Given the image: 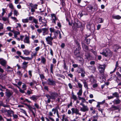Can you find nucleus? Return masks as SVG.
<instances>
[{"instance_id": "obj_1", "label": "nucleus", "mask_w": 121, "mask_h": 121, "mask_svg": "<svg viewBox=\"0 0 121 121\" xmlns=\"http://www.w3.org/2000/svg\"><path fill=\"white\" fill-rule=\"evenodd\" d=\"M49 93V94H46L45 95L48 99L47 101H46L47 104L49 103L51 101V99L55 100L58 95V93L55 91H50Z\"/></svg>"}, {"instance_id": "obj_2", "label": "nucleus", "mask_w": 121, "mask_h": 121, "mask_svg": "<svg viewBox=\"0 0 121 121\" xmlns=\"http://www.w3.org/2000/svg\"><path fill=\"white\" fill-rule=\"evenodd\" d=\"M100 53L105 57L110 58L112 56V52L108 48H106L103 49V52H100Z\"/></svg>"}, {"instance_id": "obj_3", "label": "nucleus", "mask_w": 121, "mask_h": 121, "mask_svg": "<svg viewBox=\"0 0 121 121\" xmlns=\"http://www.w3.org/2000/svg\"><path fill=\"white\" fill-rule=\"evenodd\" d=\"M75 43L77 45L76 46L78 47V50H77V49H76V50L74 51V54L77 57H78L80 56V52L79 51L80 50L81 48L79 44L78 41H76L75 42Z\"/></svg>"}, {"instance_id": "obj_4", "label": "nucleus", "mask_w": 121, "mask_h": 121, "mask_svg": "<svg viewBox=\"0 0 121 121\" xmlns=\"http://www.w3.org/2000/svg\"><path fill=\"white\" fill-rule=\"evenodd\" d=\"M106 67V65H100L98 66V69L100 73L104 76V72L105 69V68Z\"/></svg>"}, {"instance_id": "obj_5", "label": "nucleus", "mask_w": 121, "mask_h": 121, "mask_svg": "<svg viewBox=\"0 0 121 121\" xmlns=\"http://www.w3.org/2000/svg\"><path fill=\"white\" fill-rule=\"evenodd\" d=\"M47 84L49 85L55 86L56 85V82L51 78H48L47 80Z\"/></svg>"}, {"instance_id": "obj_6", "label": "nucleus", "mask_w": 121, "mask_h": 121, "mask_svg": "<svg viewBox=\"0 0 121 121\" xmlns=\"http://www.w3.org/2000/svg\"><path fill=\"white\" fill-rule=\"evenodd\" d=\"M80 104L82 106V107L80 108V110L81 111L85 112L89 110V108L87 105H85L83 104L82 103H80Z\"/></svg>"}, {"instance_id": "obj_7", "label": "nucleus", "mask_w": 121, "mask_h": 121, "mask_svg": "<svg viewBox=\"0 0 121 121\" xmlns=\"http://www.w3.org/2000/svg\"><path fill=\"white\" fill-rule=\"evenodd\" d=\"M53 39H54V38H53V37H47L46 38V40L48 44L51 46L52 45V41Z\"/></svg>"}, {"instance_id": "obj_8", "label": "nucleus", "mask_w": 121, "mask_h": 121, "mask_svg": "<svg viewBox=\"0 0 121 121\" xmlns=\"http://www.w3.org/2000/svg\"><path fill=\"white\" fill-rule=\"evenodd\" d=\"M29 6L31 8V12L34 13L35 11V9H37L38 5L36 4H33L32 3H30Z\"/></svg>"}, {"instance_id": "obj_9", "label": "nucleus", "mask_w": 121, "mask_h": 121, "mask_svg": "<svg viewBox=\"0 0 121 121\" xmlns=\"http://www.w3.org/2000/svg\"><path fill=\"white\" fill-rule=\"evenodd\" d=\"M87 28L91 31H93L95 29V26L93 24L88 23L86 26Z\"/></svg>"}, {"instance_id": "obj_10", "label": "nucleus", "mask_w": 121, "mask_h": 121, "mask_svg": "<svg viewBox=\"0 0 121 121\" xmlns=\"http://www.w3.org/2000/svg\"><path fill=\"white\" fill-rule=\"evenodd\" d=\"M112 80H114L116 81L117 83H119L120 81V80L115 75L112 76L110 78L108 79V81H111Z\"/></svg>"}, {"instance_id": "obj_11", "label": "nucleus", "mask_w": 121, "mask_h": 121, "mask_svg": "<svg viewBox=\"0 0 121 121\" xmlns=\"http://www.w3.org/2000/svg\"><path fill=\"white\" fill-rule=\"evenodd\" d=\"M72 111V114L73 115L74 113H75L76 114H79L80 115L81 114L79 113V110L77 108H72L71 109Z\"/></svg>"}, {"instance_id": "obj_12", "label": "nucleus", "mask_w": 121, "mask_h": 121, "mask_svg": "<svg viewBox=\"0 0 121 121\" xmlns=\"http://www.w3.org/2000/svg\"><path fill=\"white\" fill-rule=\"evenodd\" d=\"M50 15L51 18L52 19V22L56 24V21L58 19L56 17V15L55 14L52 13Z\"/></svg>"}, {"instance_id": "obj_13", "label": "nucleus", "mask_w": 121, "mask_h": 121, "mask_svg": "<svg viewBox=\"0 0 121 121\" xmlns=\"http://www.w3.org/2000/svg\"><path fill=\"white\" fill-rule=\"evenodd\" d=\"M25 38L23 40V42L25 43L30 44V37L29 36H27L26 35H25Z\"/></svg>"}, {"instance_id": "obj_14", "label": "nucleus", "mask_w": 121, "mask_h": 121, "mask_svg": "<svg viewBox=\"0 0 121 121\" xmlns=\"http://www.w3.org/2000/svg\"><path fill=\"white\" fill-rule=\"evenodd\" d=\"M5 92V95L8 98H9L12 95V91L7 89H6Z\"/></svg>"}, {"instance_id": "obj_15", "label": "nucleus", "mask_w": 121, "mask_h": 121, "mask_svg": "<svg viewBox=\"0 0 121 121\" xmlns=\"http://www.w3.org/2000/svg\"><path fill=\"white\" fill-rule=\"evenodd\" d=\"M120 106L119 105L116 106L114 105H112L110 108V109L112 111L115 110H119V109Z\"/></svg>"}, {"instance_id": "obj_16", "label": "nucleus", "mask_w": 121, "mask_h": 121, "mask_svg": "<svg viewBox=\"0 0 121 121\" xmlns=\"http://www.w3.org/2000/svg\"><path fill=\"white\" fill-rule=\"evenodd\" d=\"M85 58L88 60H91L92 58L91 56L88 52H86L85 54Z\"/></svg>"}, {"instance_id": "obj_17", "label": "nucleus", "mask_w": 121, "mask_h": 121, "mask_svg": "<svg viewBox=\"0 0 121 121\" xmlns=\"http://www.w3.org/2000/svg\"><path fill=\"white\" fill-rule=\"evenodd\" d=\"M73 25L75 28H79L81 25L80 22L79 21H77L76 22H74Z\"/></svg>"}, {"instance_id": "obj_18", "label": "nucleus", "mask_w": 121, "mask_h": 121, "mask_svg": "<svg viewBox=\"0 0 121 121\" xmlns=\"http://www.w3.org/2000/svg\"><path fill=\"white\" fill-rule=\"evenodd\" d=\"M82 48L84 51L87 52L89 51L88 47L86 46L85 43H82Z\"/></svg>"}, {"instance_id": "obj_19", "label": "nucleus", "mask_w": 121, "mask_h": 121, "mask_svg": "<svg viewBox=\"0 0 121 121\" xmlns=\"http://www.w3.org/2000/svg\"><path fill=\"white\" fill-rule=\"evenodd\" d=\"M6 111L8 115L10 117L12 116V115L14 114V112L12 110H6Z\"/></svg>"}, {"instance_id": "obj_20", "label": "nucleus", "mask_w": 121, "mask_h": 121, "mask_svg": "<svg viewBox=\"0 0 121 121\" xmlns=\"http://www.w3.org/2000/svg\"><path fill=\"white\" fill-rule=\"evenodd\" d=\"M28 62H26L24 61L22 65V68L24 69H25L27 68V64Z\"/></svg>"}, {"instance_id": "obj_21", "label": "nucleus", "mask_w": 121, "mask_h": 121, "mask_svg": "<svg viewBox=\"0 0 121 121\" xmlns=\"http://www.w3.org/2000/svg\"><path fill=\"white\" fill-rule=\"evenodd\" d=\"M87 10L89 12H92L93 11L92 6L91 5H88L86 8Z\"/></svg>"}, {"instance_id": "obj_22", "label": "nucleus", "mask_w": 121, "mask_h": 121, "mask_svg": "<svg viewBox=\"0 0 121 121\" xmlns=\"http://www.w3.org/2000/svg\"><path fill=\"white\" fill-rule=\"evenodd\" d=\"M88 68L90 69L93 73H94L96 71V68L94 66H89Z\"/></svg>"}, {"instance_id": "obj_23", "label": "nucleus", "mask_w": 121, "mask_h": 121, "mask_svg": "<svg viewBox=\"0 0 121 121\" xmlns=\"http://www.w3.org/2000/svg\"><path fill=\"white\" fill-rule=\"evenodd\" d=\"M90 81L92 83H95L96 82V81L95 80L94 77L91 76L90 78Z\"/></svg>"}, {"instance_id": "obj_24", "label": "nucleus", "mask_w": 121, "mask_h": 121, "mask_svg": "<svg viewBox=\"0 0 121 121\" xmlns=\"http://www.w3.org/2000/svg\"><path fill=\"white\" fill-rule=\"evenodd\" d=\"M24 54L26 56H28L29 55L30 52V51L28 50L27 49H25L23 51Z\"/></svg>"}, {"instance_id": "obj_25", "label": "nucleus", "mask_w": 121, "mask_h": 121, "mask_svg": "<svg viewBox=\"0 0 121 121\" xmlns=\"http://www.w3.org/2000/svg\"><path fill=\"white\" fill-rule=\"evenodd\" d=\"M121 102V100L119 99H115L112 102L115 104H119Z\"/></svg>"}, {"instance_id": "obj_26", "label": "nucleus", "mask_w": 121, "mask_h": 121, "mask_svg": "<svg viewBox=\"0 0 121 121\" xmlns=\"http://www.w3.org/2000/svg\"><path fill=\"white\" fill-rule=\"evenodd\" d=\"M0 62L1 64L3 66H5L6 63V61L4 60H2L1 58L0 59Z\"/></svg>"}, {"instance_id": "obj_27", "label": "nucleus", "mask_w": 121, "mask_h": 121, "mask_svg": "<svg viewBox=\"0 0 121 121\" xmlns=\"http://www.w3.org/2000/svg\"><path fill=\"white\" fill-rule=\"evenodd\" d=\"M112 18L119 20L121 18V16L119 15H113L112 16Z\"/></svg>"}, {"instance_id": "obj_28", "label": "nucleus", "mask_w": 121, "mask_h": 121, "mask_svg": "<svg viewBox=\"0 0 121 121\" xmlns=\"http://www.w3.org/2000/svg\"><path fill=\"white\" fill-rule=\"evenodd\" d=\"M20 57L22 59L25 60H31L32 57L30 58L29 57H24L22 56H20Z\"/></svg>"}, {"instance_id": "obj_29", "label": "nucleus", "mask_w": 121, "mask_h": 121, "mask_svg": "<svg viewBox=\"0 0 121 121\" xmlns=\"http://www.w3.org/2000/svg\"><path fill=\"white\" fill-rule=\"evenodd\" d=\"M29 110L31 112L33 115L35 117V115L34 112L33 111V110H32V107L30 105H29V106L28 107Z\"/></svg>"}, {"instance_id": "obj_30", "label": "nucleus", "mask_w": 121, "mask_h": 121, "mask_svg": "<svg viewBox=\"0 0 121 121\" xmlns=\"http://www.w3.org/2000/svg\"><path fill=\"white\" fill-rule=\"evenodd\" d=\"M41 63H42L43 64H45L46 62V59L43 56H41Z\"/></svg>"}, {"instance_id": "obj_31", "label": "nucleus", "mask_w": 121, "mask_h": 121, "mask_svg": "<svg viewBox=\"0 0 121 121\" xmlns=\"http://www.w3.org/2000/svg\"><path fill=\"white\" fill-rule=\"evenodd\" d=\"M79 14L81 17L83 15H87V14L86 13L85 11H82V12H80Z\"/></svg>"}, {"instance_id": "obj_32", "label": "nucleus", "mask_w": 121, "mask_h": 121, "mask_svg": "<svg viewBox=\"0 0 121 121\" xmlns=\"http://www.w3.org/2000/svg\"><path fill=\"white\" fill-rule=\"evenodd\" d=\"M113 96L114 97H116L117 98H119V95L118 93L115 92L112 94Z\"/></svg>"}, {"instance_id": "obj_33", "label": "nucleus", "mask_w": 121, "mask_h": 121, "mask_svg": "<svg viewBox=\"0 0 121 121\" xmlns=\"http://www.w3.org/2000/svg\"><path fill=\"white\" fill-rule=\"evenodd\" d=\"M30 98L34 101H35L37 99V96L35 95H32Z\"/></svg>"}, {"instance_id": "obj_34", "label": "nucleus", "mask_w": 121, "mask_h": 121, "mask_svg": "<svg viewBox=\"0 0 121 121\" xmlns=\"http://www.w3.org/2000/svg\"><path fill=\"white\" fill-rule=\"evenodd\" d=\"M60 31L59 30H57V31L54 32V36L53 37L54 39H56L57 38V36L58 34H59V32Z\"/></svg>"}, {"instance_id": "obj_35", "label": "nucleus", "mask_w": 121, "mask_h": 121, "mask_svg": "<svg viewBox=\"0 0 121 121\" xmlns=\"http://www.w3.org/2000/svg\"><path fill=\"white\" fill-rule=\"evenodd\" d=\"M98 116H94L91 118L92 119V121H98Z\"/></svg>"}, {"instance_id": "obj_36", "label": "nucleus", "mask_w": 121, "mask_h": 121, "mask_svg": "<svg viewBox=\"0 0 121 121\" xmlns=\"http://www.w3.org/2000/svg\"><path fill=\"white\" fill-rule=\"evenodd\" d=\"M13 14L16 16H17L18 15H19L18 11L15 9H14Z\"/></svg>"}, {"instance_id": "obj_37", "label": "nucleus", "mask_w": 121, "mask_h": 121, "mask_svg": "<svg viewBox=\"0 0 121 121\" xmlns=\"http://www.w3.org/2000/svg\"><path fill=\"white\" fill-rule=\"evenodd\" d=\"M14 85L16 86H17V87L19 89V91L20 92H21V93H25V92L24 91L25 90H24L23 89V90H22L16 84H14Z\"/></svg>"}, {"instance_id": "obj_38", "label": "nucleus", "mask_w": 121, "mask_h": 121, "mask_svg": "<svg viewBox=\"0 0 121 121\" xmlns=\"http://www.w3.org/2000/svg\"><path fill=\"white\" fill-rule=\"evenodd\" d=\"M64 63L63 65V67L64 68V69L67 70L68 69V66H67L66 63L65 62V60H64Z\"/></svg>"}, {"instance_id": "obj_39", "label": "nucleus", "mask_w": 121, "mask_h": 121, "mask_svg": "<svg viewBox=\"0 0 121 121\" xmlns=\"http://www.w3.org/2000/svg\"><path fill=\"white\" fill-rule=\"evenodd\" d=\"M83 83L84 85V87L86 88L87 89H88V86L87 83L85 81H84L83 82Z\"/></svg>"}, {"instance_id": "obj_40", "label": "nucleus", "mask_w": 121, "mask_h": 121, "mask_svg": "<svg viewBox=\"0 0 121 121\" xmlns=\"http://www.w3.org/2000/svg\"><path fill=\"white\" fill-rule=\"evenodd\" d=\"M54 65L52 64H50V71L52 73H53V68L54 67Z\"/></svg>"}, {"instance_id": "obj_41", "label": "nucleus", "mask_w": 121, "mask_h": 121, "mask_svg": "<svg viewBox=\"0 0 121 121\" xmlns=\"http://www.w3.org/2000/svg\"><path fill=\"white\" fill-rule=\"evenodd\" d=\"M41 22L42 23L44 24V25H43V26H47V24L46 23H47V21L46 20L44 19H43V20H42Z\"/></svg>"}, {"instance_id": "obj_42", "label": "nucleus", "mask_w": 121, "mask_h": 121, "mask_svg": "<svg viewBox=\"0 0 121 121\" xmlns=\"http://www.w3.org/2000/svg\"><path fill=\"white\" fill-rule=\"evenodd\" d=\"M82 89H80L79 90L78 92L77 93L78 95L81 96L82 95Z\"/></svg>"}, {"instance_id": "obj_43", "label": "nucleus", "mask_w": 121, "mask_h": 121, "mask_svg": "<svg viewBox=\"0 0 121 121\" xmlns=\"http://www.w3.org/2000/svg\"><path fill=\"white\" fill-rule=\"evenodd\" d=\"M92 9L93 11H96L98 9V7L97 5H95L94 6H92Z\"/></svg>"}, {"instance_id": "obj_44", "label": "nucleus", "mask_w": 121, "mask_h": 121, "mask_svg": "<svg viewBox=\"0 0 121 121\" xmlns=\"http://www.w3.org/2000/svg\"><path fill=\"white\" fill-rule=\"evenodd\" d=\"M77 84L78 86V88H80V89H82V85L78 82Z\"/></svg>"}, {"instance_id": "obj_45", "label": "nucleus", "mask_w": 121, "mask_h": 121, "mask_svg": "<svg viewBox=\"0 0 121 121\" xmlns=\"http://www.w3.org/2000/svg\"><path fill=\"white\" fill-rule=\"evenodd\" d=\"M56 75L57 76L61 77L64 79L65 78V76L63 75L57 73L56 74Z\"/></svg>"}, {"instance_id": "obj_46", "label": "nucleus", "mask_w": 121, "mask_h": 121, "mask_svg": "<svg viewBox=\"0 0 121 121\" xmlns=\"http://www.w3.org/2000/svg\"><path fill=\"white\" fill-rule=\"evenodd\" d=\"M72 98L73 99L74 101L76 100L77 99V96L73 94H72Z\"/></svg>"}, {"instance_id": "obj_47", "label": "nucleus", "mask_w": 121, "mask_h": 121, "mask_svg": "<svg viewBox=\"0 0 121 121\" xmlns=\"http://www.w3.org/2000/svg\"><path fill=\"white\" fill-rule=\"evenodd\" d=\"M22 22L23 23H28L29 22L27 18L22 19Z\"/></svg>"}, {"instance_id": "obj_48", "label": "nucleus", "mask_w": 121, "mask_h": 121, "mask_svg": "<svg viewBox=\"0 0 121 121\" xmlns=\"http://www.w3.org/2000/svg\"><path fill=\"white\" fill-rule=\"evenodd\" d=\"M4 28V24L0 23V31H1V30H2Z\"/></svg>"}, {"instance_id": "obj_49", "label": "nucleus", "mask_w": 121, "mask_h": 121, "mask_svg": "<svg viewBox=\"0 0 121 121\" xmlns=\"http://www.w3.org/2000/svg\"><path fill=\"white\" fill-rule=\"evenodd\" d=\"M90 40L88 39H86L84 40V42L88 44L90 43Z\"/></svg>"}, {"instance_id": "obj_50", "label": "nucleus", "mask_w": 121, "mask_h": 121, "mask_svg": "<svg viewBox=\"0 0 121 121\" xmlns=\"http://www.w3.org/2000/svg\"><path fill=\"white\" fill-rule=\"evenodd\" d=\"M14 34V35H17L20 34L19 32L16 31H12Z\"/></svg>"}, {"instance_id": "obj_51", "label": "nucleus", "mask_w": 121, "mask_h": 121, "mask_svg": "<svg viewBox=\"0 0 121 121\" xmlns=\"http://www.w3.org/2000/svg\"><path fill=\"white\" fill-rule=\"evenodd\" d=\"M47 30V28H45L42 29V30L43 31V35H45L44 34L45 33Z\"/></svg>"}, {"instance_id": "obj_52", "label": "nucleus", "mask_w": 121, "mask_h": 121, "mask_svg": "<svg viewBox=\"0 0 121 121\" xmlns=\"http://www.w3.org/2000/svg\"><path fill=\"white\" fill-rule=\"evenodd\" d=\"M40 78L41 79H43L45 77L43 74H39Z\"/></svg>"}, {"instance_id": "obj_53", "label": "nucleus", "mask_w": 121, "mask_h": 121, "mask_svg": "<svg viewBox=\"0 0 121 121\" xmlns=\"http://www.w3.org/2000/svg\"><path fill=\"white\" fill-rule=\"evenodd\" d=\"M32 22H34L36 24H37L38 23V20L34 18L33 20V21Z\"/></svg>"}, {"instance_id": "obj_54", "label": "nucleus", "mask_w": 121, "mask_h": 121, "mask_svg": "<svg viewBox=\"0 0 121 121\" xmlns=\"http://www.w3.org/2000/svg\"><path fill=\"white\" fill-rule=\"evenodd\" d=\"M116 75L117 76V77L118 78H119L121 79V74H120L119 72H117L116 73Z\"/></svg>"}, {"instance_id": "obj_55", "label": "nucleus", "mask_w": 121, "mask_h": 121, "mask_svg": "<svg viewBox=\"0 0 121 121\" xmlns=\"http://www.w3.org/2000/svg\"><path fill=\"white\" fill-rule=\"evenodd\" d=\"M34 105L36 108L37 109H39L40 108L39 107V105L37 103L35 104Z\"/></svg>"}, {"instance_id": "obj_56", "label": "nucleus", "mask_w": 121, "mask_h": 121, "mask_svg": "<svg viewBox=\"0 0 121 121\" xmlns=\"http://www.w3.org/2000/svg\"><path fill=\"white\" fill-rule=\"evenodd\" d=\"M20 110H21V112L23 113L25 115H27V113L26 111L24 110L22 108H20Z\"/></svg>"}, {"instance_id": "obj_57", "label": "nucleus", "mask_w": 121, "mask_h": 121, "mask_svg": "<svg viewBox=\"0 0 121 121\" xmlns=\"http://www.w3.org/2000/svg\"><path fill=\"white\" fill-rule=\"evenodd\" d=\"M2 89H6L5 86H3L0 84V90L2 91H3Z\"/></svg>"}, {"instance_id": "obj_58", "label": "nucleus", "mask_w": 121, "mask_h": 121, "mask_svg": "<svg viewBox=\"0 0 121 121\" xmlns=\"http://www.w3.org/2000/svg\"><path fill=\"white\" fill-rule=\"evenodd\" d=\"M9 8L12 9H14V7L12 3L10 4L9 5Z\"/></svg>"}, {"instance_id": "obj_59", "label": "nucleus", "mask_w": 121, "mask_h": 121, "mask_svg": "<svg viewBox=\"0 0 121 121\" xmlns=\"http://www.w3.org/2000/svg\"><path fill=\"white\" fill-rule=\"evenodd\" d=\"M2 13L1 14H2V16H3L4 15L5 13L6 12V10H5V9L4 8H3L2 9Z\"/></svg>"}, {"instance_id": "obj_60", "label": "nucleus", "mask_w": 121, "mask_h": 121, "mask_svg": "<svg viewBox=\"0 0 121 121\" xmlns=\"http://www.w3.org/2000/svg\"><path fill=\"white\" fill-rule=\"evenodd\" d=\"M2 20H3L4 22H5L6 21L8 20V18L4 17H3L2 18Z\"/></svg>"}, {"instance_id": "obj_61", "label": "nucleus", "mask_w": 121, "mask_h": 121, "mask_svg": "<svg viewBox=\"0 0 121 121\" xmlns=\"http://www.w3.org/2000/svg\"><path fill=\"white\" fill-rule=\"evenodd\" d=\"M56 109H57V107H56L55 108H53L52 110V112H54V114H56Z\"/></svg>"}, {"instance_id": "obj_62", "label": "nucleus", "mask_w": 121, "mask_h": 121, "mask_svg": "<svg viewBox=\"0 0 121 121\" xmlns=\"http://www.w3.org/2000/svg\"><path fill=\"white\" fill-rule=\"evenodd\" d=\"M12 116L14 118L17 119L18 117V116L16 114H13L12 115Z\"/></svg>"}, {"instance_id": "obj_63", "label": "nucleus", "mask_w": 121, "mask_h": 121, "mask_svg": "<svg viewBox=\"0 0 121 121\" xmlns=\"http://www.w3.org/2000/svg\"><path fill=\"white\" fill-rule=\"evenodd\" d=\"M98 20L99 21V23H102L103 22V20L102 18H99Z\"/></svg>"}, {"instance_id": "obj_64", "label": "nucleus", "mask_w": 121, "mask_h": 121, "mask_svg": "<svg viewBox=\"0 0 121 121\" xmlns=\"http://www.w3.org/2000/svg\"><path fill=\"white\" fill-rule=\"evenodd\" d=\"M93 53V54L95 55H97V53L95 51H94L93 49H92L90 50Z\"/></svg>"}]
</instances>
